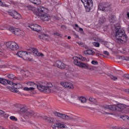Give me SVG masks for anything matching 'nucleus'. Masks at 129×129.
<instances>
[{
  "mask_svg": "<svg viewBox=\"0 0 129 129\" xmlns=\"http://www.w3.org/2000/svg\"><path fill=\"white\" fill-rule=\"evenodd\" d=\"M28 86H32L33 87H37L40 91H43L46 93H51V92H58L61 90V87L58 86H53L52 83L44 82L39 85L36 84L34 82H28L27 83Z\"/></svg>",
  "mask_w": 129,
  "mask_h": 129,
  "instance_id": "1",
  "label": "nucleus"
},
{
  "mask_svg": "<svg viewBox=\"0 0 129 129\" xmlns=\"http://www.w3.org/2000/svg\"><path fill=\"white\" fill-rule=\"evenodd\" d=\"M47 13H48V9L40 6L37 8V11L35 12V14L37 17H39L42 21L51 22L52 18L48 15H47Z\"/></svg>",
  "mask_w": 129,
  "mask_h": 129,
  "instance_id": "2",
  "label": "nucleus"
},
{
  "mask_svg": "<svg viewBox=\"0 0 129 129\" xmlns=\"http://www.w3.org/2000/svg\"><path fill=\"white\" fill-rule=\"evenodd\" d=\"M0 83L3 84V85H6L7 84H10V85H13V87L7 86L8 89L12 91V92H14L15 93H17L19 92L18 89H20V88H22V84L18 83H13V82L9 81L8 80H6L4 78H0Z\"/></svg>",
  "mask_w": 129,
  "mask_h": 129,
  "instance_id": "3",
  "label": "nucleus"
},
{
  "mask_svg": "<svg viewBox=\"0 0 129 129\" xmlns=\"http://www.w3.org/2000/svg\"><path fill=\"white\" fill-rule=\"evenodd\" d=\"M114 28L116 30L115 38L119 43H125L127 41V37L126 35L124 33V30L123 29L120 28L119 26H117L114 24Z\"/></svg>",
  "mask_w": 129,
  "mask_h": 129,
  "instance_id": "4",
  "label": "nucleus"
},
{
  "mask_svg": "<svg viewBox=\"0 0 129 129\" xmlns=\"http://www.w3.org/2000/svg\"><path fill=\"white\" fill-rule=\"evenodd\" d=\"M73 59L74 60V64H75V65H77V66L82 67V68H84L85 69H88V70H90L91 69V68L90 67V66L89 64L78 61V60L77 59H79V60H81V61H85L86 60V58L85 57L80 55L79 57H73Z\"/></svg>",
  "mask_w": 129,
  "mask_h": 129,
  "instance_id": "5",
  "label": "nucleus"
},
{
  "mask_svg": "<svg viewBox=\"0 0 129 129\" xmlns=\"http://www.w3.org/2000/svg\"><path fill=\"white\" fill-rule=\"evenodd\" d=\"M20 112L21 114H25L27 116H33V117H37L36 113L28 108L27 107L24 106H21L20 110Z\"/></svg>",
  "mask_w": 129,
  "mask_h": 129,
  "instance_id": "6",
  "label": "nucleus"
},
{
  "mask_svg": "<svg viewBox=\"0 0 129 129\" xmlns=\"http://www.w3.org/2000/svg\"><path fill=\"white\" fill-rule=\"evenodd\" d=\"M123 105L122 104H118L117 106L115 104L113 105H105L102 106V110H104L105 109H109V110H112L113 111H114L117 109V107L118 108H120V109H122L123 108Z\"/></svg>",
  "mask_w": 129,
  "mask_h": 129,
  "instance_id": "7",
  "label": "nucleus"
},
{
  "mask_svg": "<svg viewBox=\"0 0 129 129\" xmlns=\"http://www.w3.org/2000/svg\"><path fill=\"white\" fill-rule=\"evenodd\" d=\"M81 2L84 5L86 12L89 13L93 7V2L92 0H81Z\"/></svg>",
  "mask_w": 129,
  "mask_h": 129,
  "instance_id": "8",
  "label": "nucleus"
},
{
  "mask_svg": "<svg viewBox=\"0 0 129 129\" xmlns=\"http://www.w3.org/2000/svg\"><path fill=\"white\" fill-rule=\"evenodd\" d=\"M16 55L20 58H22L24 60L26 61H30V58L29 57L31 55L30 52L24 51H19L17 53Z\"/></svg>",
  "mask_w": 129,
  "mask_h": 129,
  "instance_id": "9",
  "label": "nucleus"
},
{
  "mask_svg": "<svg viewBox=\"0 0 129 129\" xmlns=\"http://www.w3.org/2000/svg\"><path fill=\"white\" fill-rule=\"evenodd\" d=\"M59 84L64 88H67L68 89H74L73 84L70 82L61 81L59 83Z\"/></svg>",
  "mask_w": 129,
  "mask_h": 129,
  "instance_id": "10",
  "label": "nucleus"
},
{
  "mask_svg": "<svg viewBox=\"0 0 129 129\" xmlns=\"http://www.w3.org/2000/svg\"><path fill=\"white\" fill-rule=\"evenodd\" d=\"M6 46L7 48H9L11 50H13L14 51L16 50H18L19 49V45L18 44L16 43V42L14 41H9L6 43Z\"/></svg>",
  "mask_w": 129,
  "mask_h": 129,
  "instance_id": "11",
  "label": "nucleus"
},
{
  "mask_svg": "<svg viewBox=\"0 0 129 129\" xmlns=\"http://www.w3.org/2000/svg\"><path fill=\"white\" fill-rule=\"evenodd\" d=\"M53 114L55 115V116H58V117H60V118H62V119H71V117L65 114H62L58 112H54Z\"/></svg>",
  "mask_w": 129,
  "mask_h": 129,
  "instance_id": "12",
  "label": "nucleus"
},
{
  "mask_svg": "<svg viewBox=\"0 0 129 129\" xmlns=\"http://www.w3.org/2000/svg\"><path fill=\"white\" fill-rule=\"evenodd\" d=\"M10 15L11 17H13V18L16 20H21V19H22V16L21 14L16 11H12L10 12Z\"/></svg>",
  "mask_w": 129,
  "mask_h": 129,
  "instance_id": "13",
  "label": "nucleus"
},
{
  "mask_svg": "<svg viewBox=\"0 0 129 129\" xmlns=\"http://www.w3.org/2000/svg\"><path fill=\"white\" fill-rule=\"evenodd\" d=\"M29 27L33 30V31H35V32H40L41 30H42V27L41 26L38 24H32L31 25L29 26Z\"/></svg>",
  "mask_w": 129,
  "mask_h": 129,
  "instance_id": "14",
  "label": "nucleus"
},
{
  "mask_svg": "<svg viewBox=\"0 0 129 129\" xmlns=\"http://www.w3.org/2000/svg\"><path fill=\"white\" fill-rule=\"evenodd\" d=\"M38 37L40 39L44 41H51L52 40V38L49 35L44 33L38 35Z\"/></svg>",
  "mask_w": 129,
  "mask_h": 129,
  "instance_id": "15",
  "label": "nucleus"
},
{
  "mask_svg": "<svg viewBox=\"0 0 129 129\" xmlns=\"http://www.w3.org/2000/svg\"><path fill=\"white\" fill-rule=\"evenodd\" d=\"M31 51L34 56H38V57H43V56H44L43 53L39 52V51H38V49L36 48H31Z\"/></svg>",
  "mask_w": 129,
  "mask_h": 129,
  "instance_id": "16",
  "label": "nucleus"
},
{
  "mask_svg": "<svg viewBox=\"0 0 129 129\" xmlns=\"http://www.w3.org/2000/svg\"><path fill=\"white\" fill-rule=\"evenodd\" d=\"M54 66H56V67H58V68H59V69H64L66 68V64H64L62 62L60 61H56L54 64Z\"/></svg>",
  "mask_w": 129,
  "mask_h": 129,
  "instance_id": "17",
  "label": "nucleus"
},
{
  "mask_svg": "<svg viewBox=\"0 0 129 129\" xmlns=\"http://www.w3.org/2000/svg\"><path fill=\"white\" fill-rule=\"evenodd\" d=\"M108 20L110 24H114L116 22V17L114 15H111L109 17Z\"/></svg>",
  "mask_w": 129,
  "mask_h": 129,
  "instance_id": "18",
  "label": "nucleus"
},
{
  "mask_svg": "<svg viewBox=\"0 0 129 129\" xmlns=\"http://www.w3.org/2000/svg\"><path fill=\"white\" fill-rule=\"evenodd\" d=\"M84 54L85 55H94L95 52L91 49H88L84 51Z\"/></svg>",
  "mask_w": 129,
  "mask_h": 129,
  "instance_id": "19",
  "label": "nucleus"
},
{
  "mask_svg": "<svg viewBox=\"0 0 129 129\" xmlns=\"http://www.w3.org/2000/svg\"><path fill=\"white\" fill-rule=\"evenodd\" d=\"M13 69L14 70H16L18 73H21V74H23V73H25V71H24L21 68H19L17 66H15Z\"/></svg>",
  "mask_w": 129,
  "mask_h": 129,
  "instance_id": "20",
  "label": "nucleus"
},
{
  "mask_svg": "<svg viewBox=\"0 0 129 129\" xmlns=\"http://www.w3.org/2000/svg\"><path fill=\"white\" fill-rule=\"evenodd\" d=\"M56 127L58 128H67V126L65 124L61 123H56Z\"/></svg>",
  "mask_w": 129,
  "mask_h": 129,
  "instance_id": "21",
  "label": "nucleus"
},
{
  "mask_svg": "<svg viewBox=\"0 0 129 129\" xmlns=\"http://www.w3.org/2000/svg\"><path fill=\"white\" fill-rule=\"evenodd\" d=\"M22 33H23V31L20 29L15 28L13 34H15V35H17V36H21V35H22Z\"/></svg>",
  "mask_w": 129,
  "mask_h": 129,
  "instance_id": "22",
  "label": "nucleus"
},
{
  "mask_svg": "<svg viewBox=\"0 0 129 129\" xmlns=\"http://www.w3.org/2000/svg\"><path fill=\"white\" fill-rule=\"evenodd\" d=\"M35 87H32L30 88L25 87L24 88V90H25V91H34L35 90Z\"/></svg>",
  "mask_w": 129,
  "mask_h": 129,
  "instance_id": "23",
  "label": "nucleus"
},
{
  "mask_svg": "<svg viewBox=\"0 0 129 129\" xmlns=\"http://www.w3.org/2000/svg\"><path fill=\"white\" fill-rule=\"evenodd\" d=\"M31 3L34 5H40L41 4V0H29Z\"/></svg>",
  "mask_w": 129,
  "mask_h": 129,
  "instance_id": "24",
  "label": "nucleus"
},
{
  "mask_svg": "<svg viewBox=\"0 0 129 129\" xmlns=\"http://www.w3.org/2000/svg\"><path fill=\"white\" fill-rule=\"evenodd\" d=\"M79 100L82 103H85V102L87 101V99H86V98L83 96L79 98Z\"/></svg>",
  "mask_w": 129,
  "mask_h": 129,
  "instance_id": "25",
  "label": "nucleus"
},
{
  "mask_svg": "<svg viewBox=\"0 0 129 129\" xmlns=\"http://www.w3.org/2000/svg\"><path fill=\"white\" fill-rule=\"evenodd\" d=\"M16 28L13 26H10V27H8L7 28V30L8 31H10V32H11V33H13L14 34V32H15V30Z\"/></svg>",
  "mask_w": 129,
  "mask_h": 129,
  "instance_id": "26",
  "label": "nucleus"
},
{
  "mask_svg": "<svg viewBox=\"0 0 129 129\" xmlns=\"http://www.w3.org/2000/svg\"><path fill=\"white\" fill-rule=\"evenodd\" d=\"M106 8H107V6H106L104 7L103 5H101V4H100L99 5L98 9L100 10L101 11H105V9H106Z\"/></svg>",
  "mask_w": 129,
  "mask_h": 129,
  "instance_id": "27",
  "label": "nucleus"
},
{
  "mask_svg": "<svg viewBox=\"0 0 129 129\" xmlns=\"http://www.w3.org/2000/svg\"><path fill=\"white\" fill-rule=\"evenodd\" d=\"M10 119L12 120V121H18V118L16 117L15 116H11L10 117Z\"/></svg>",
  "mask_w": 129,
  "mask_h": 129,
  "instance_id": "28",
  "label": "nucleus"
},
{
  "mask_svg": "<svg viewBox=\"0 0 129 129\" xmlns=\"http://www.w3.org/2000/svg\"><path fill=\"white\" fill-rule=\"evenodd\" d=\"M121 118H122L123 120H129V116L127 115H122Z\"/></svg>",
  "mask_w": 129,
  "mask_h": 129,
  "instance_id": "29",
  "label": "nucleus"
},
{
  "mask_svg": "<svg viewBox=\"0 0 129 129\" xmlns=\"http://www.w3.org/2000/svg\"><path fill=\"white\" fill-rule=\"evenodd\" d=\"M89 101L91 102H92V103H96V102H97L96 99H95V98H92V97L89 98Z\"/></svg>",
  "mask_w": 129,
  "mask_h": 129,
  "instance_id": "30",
  "label": "nucleus"
},
{
  "mask_svg": "<svg viewBox=\"0 0 129 129\" xmlns=\"http://www.w3.org/2000/svg\"><path fill=\"white\" fill-rule=\"evenodd\" d=\"M8 78H9V79H14L15 76L13 74H10L8 75Z\"/></svg>",
  "mask_w": 129,
  "mask_h": 129,
  "instance_id": "31",
  "label": "nucleus"
},
{
  "mask_svg": "<svg viewBox=\"0 0 129 129\" xmlns=\"http://www.w3.org/2000/svg\"><path fill=\"white\" fill-rule=\"evenodd\" d=\"M110 78L112 80H114V81L117 80V77H115L114 76L111 75L110 76Z\"/></svg>",
  "mask_w": 129,
  "mask_h": 129,
  "instance_id": "32",
  "label": "nucleus"
},
{
  "mask_svg": "<svg viewBox=\"0 0 129 129\" xmlns=\"http://www.w3.org/2000/svg\"><path fill=\"white\" fill-rule=\"evenodd\" d=\"M44 119H45V120H47V121H51V120H52V119L50 117H48L47 116H44L43 117Z\"/></svg>",
  "mask_w": 129,
  "mask_h": 129,
  "instance_id": "33",
  "label": "nucleus"
},
{
  "mask_svg": "<svg viewBox=\"0 0 129 129\" xmlns=\"http://www.w3.org/2000/svg\"><path fill=\"white\" fill-rule=\"evenodd\" d=\"M0 6L1 7H8V6L5 3H3L2 0H0Z\"/></svg>",
  "mask_w": 129,
  "mask_h": 129,
  "instance_id": "34",
  "label": "nucleus"
},
{
  "mask_svg": "<svg viewBox=\"0 0 129 129\" xmlns=\"http://www.w3.org/2000/svg\"><path fill=\"white\" fill-rule=\"evenodd\" d=\"M93 45L95 46V47H99V46L100 45L99 43L96 42H93Z\"/></svg>",
  "mask_w": 129,
  "mask_h": 129,
  "instance_id": "35",
  "label": "nucleus"
},
{
  "mask_svg": "<svg viewBox=\"0 0 129 129\" xmlns=\"http://www.w3.org/2000/svg\"><path fill=\"white\" fill-rule=\"evenodd\" d=\"M3 116L4 117H5V118H8V117H9V114L4 112V113L3 114Z\"/></svg>",
  "mask_w": 129,
  "mask_h": 129,
  "instance_id": "36",
  "label": "nucleus"
},
{
  "mask_svg": "<svg viewBox=\"0 0 129 129\" xmlns=\"http://www.w3.org/2000/svg\"><path fill=\"white\" fill-rule=\"evenodd\" d=\"M91 63L93 65H97V64H98V62H97V61L96 60H93V61H92Z\"/></svg>",
  "mask_w": 129,
  "mask_h": 129,
  "instance_id": "37",
  "label": "nucleus"
},
{
  "mask_svg": "<svg viewBox=\"0 0 129 129\" xmlns=\"http://www.w3.org/2000/svg\"><path fill=\"white\" fill-rule=\"evenodd\" d=\"M51 127L53 128V129H56V127H57V125H56V123L54 124H52L51 125Z\"/></svg>",
  "mask_w": 129,
  "mask_h": 129,
  "instance_id": "38",
  "label": "nucleus"
},
{
  "mask_svg": "<svg viewBox=\"0 0 129 129\" xmlns=\"http://www.w3.org/2000/svg\"><path fill=\"white\" fill-rule=\"evenodd\" d=\"M104 54H105V55H107V56H109V52H108L107 51H104L103 52Z\"/></svg>",
  "mask_w": 129,
  "mask_h": 129,
  "instance_id": "39",
  "label": "nucleus"
},
{
  "mask_svg": "<svg viewBox=\"0 0 129 129\" xmlns=\"http://www.w3.org/2000/svg\"><path fill=\"white\" fill-rule=\"evenodd\" d=\"M10 128L12 129H19V127L16 126H12L11 127H10Z\"/></svg>",
  "mask_w": 129,
  "mask_h": 129,
  "instance_id": "40",
  "label": "nucleus"
},
{
  "mask_svg": "<svg viewBox=\"0 0 129 129\" xmlns=\"http://www.w3.org/2000/svg\"><path fill=\"white\" fill-rule=\"evenodd\" d=\"M124 77H125V78H127V79H129V74H126L124 75Z\"/></svg>",
  "mask_w": 129,
  "mask_h": 129,
  "instance_id": "41",
  "label": "nucleus"
},
{
  "mask_svg": "<svg viewBox=\"0 0 129 129\" xmlns=\"http://www.w3.org/2000/svg\"><path fill=\"white\" fill-rule=\"evenodd\" d=\"M4 113H5V111L0 110V115H2L3 114H4Z\"/></svg>",
  "mask_w": 129,
  "mask_h": 129,
  "instance_id": "42",
  "label": "nucleus"
},
{
  "mask_svg": "<svg viewBox=\"0 0 129 129\" xmlns=\"http://www.w3.org/2000/svg\"><path fill=\"white\" fill-rule=\"evenodd\" d=\"M4 55H5V53H4V52H3V51H0V57H1V56H4Z\"/></svg>",
  "mask_w": 129,
  "mask_h": 129,
  "instance_id": "43",
  "label": "nucleus"
},
{
  "mask_svg": "<svg viewBox=\"0 0 129 129\" xmlns=\"http://www.w3.org/2000/svg\"><path fill=\"white\" fill-rule=\"evenodd\" d=\"M54 36H60V33H56L54 34Z\"/></svg>",
  "mask_w": 129,
  "mask_h": 129,
  "instance_id": "44",
  "label": "nucleus"
},
{
  "mask_svg": "<svg viewBox=\"0 0 129 129\" xmlns=\"http://www.w3.org/2000/svg\"><path fill=\"white\" fill-rule=\"evenodd\" d=\"M119 129H128L127 128H125L124 127H119Z\"/></svg>",
  "mask_w": 129,
  "mask_h": 129,
  "instance_id": "45",
  "label": "nucleus"
},
{
  "mask_svg": "<svg viewBox=\"0 0 129 129\" xmlns=\"http://www.w3.org/2000/svg\"><path fill=\"white\" fill-rule=\"evenodd\" d=\"M79 31H81V32H83V29L81 28H79Z\"/></svg>",
  "mask_w": 129,
  "mask_h": 129,
  "instance_id": "46",
  "label": "nucleus"
},
{
  "mask_svg": "<svg viewBox=\"0 0 129 129\" xmlns=\"http://www.w3.org/2000/svg\"><path fill=\"white\" fill-rule=\"evenodd\" d=\"M102 112V113H103V114H104V113H106L107 114H110V113H107V112Z\"/></svg>",
  "mask_w": 129,
  "mask_h": 129,
  "instance_id": "47",
  "label": "nucleus"
},
{
  "mask_svg": "<svg viewBox=\"0 0 129 129\" xmlns=\"http://www.w3.org/2000/svg\"><path fill=\"white\" fill-rule=\"evenodd\" d=\"M34 126V127H33V128L34 129H38V127L37 126H36L35 125H33Z\"/></svg>",
  "mask_w": 129,
  "mask_h": 129,
  "instance_id": "48",
  "label": "nucleus"
},
{
  "mask_svg": "<svg viewBox=\"0 0 129 129\" xmlns=\"http://www.w3.org/2000/svg\"><path fill=\"white\" fill-rule=\"evenodd\" d=\"M75 27H76V28H79L78 27V25L77 24H75Z\"/></svg>",
  "mask_w": 129,
  "mask_h": 129,
  "instance_id": "49",
  "label": "nucleus"
},
{
  "mask_svg": "<svg viewBox=\"0 0 129 129\" xmlns=\"http://www.w3.org/2000/svg\"><path fill=\"white\" fill-rule=\"evenodd\" d=\"M68 39H71V36H68Z\"/></svg>",
  "mask_w": 129,
  "mask_h": 129,
  "instance_id": "50",
  "label": "nucleus"
},
{
  "mask_svg": "<svg viewBox=\"0 0 129 129\" xmlns=\"http://www.w3.org/2000/svg\"><path fill=\"white\" fill-rule=\"evenodd\" d=\"M68 74H69V73H67L66 74V75H68Z\"/></svg>",
  "mask_w": 129,
  "mask_h": 129,
  "instance_id": "51",
  "label": "nucleus"
},
{
  "mask_svg": "<svg viewBox=\"0 0 129 129\" xmlns=\"http://www.w3.org/2000/svg\"><path fill=\"white\" fill-rule=\"evenodd\" d=\"M68 77H71V76H68Z\"/></svg>",
  "mask_w": 129,
  "mask_h": 129,
  "instance_id": "52",
  "label": "nucleus"
}]
</instances>
